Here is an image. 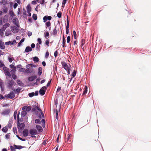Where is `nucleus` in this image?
Segmentation results:
<instances>
[{"label": "nucleus", "mask_w": 151, "mask_h": 151, "mask_svg": "<svg viewBox=\"0 0 151 151\" xmlns=\"http://www.w3.org/2000/svg\"><path fill=\"white\" fill-rule=\"evenodd\" d=\"M17 126L18 127V130L19 132H21L24 129L25 125L23 123H21L19 124V122H17Z\"/></svg>", "instance_id": "1"}, {"label": "nucleus", "mask_w": 151, "mask_h": 151, "mask_svg": "<svg viewBox=\"0 0 151 151\" xmlns=\"http://www.w3.org/2000/svg\"><path fill=\"white\" fill-rule=\"evenodd\" d=\"M47 90V88L45 86L42 87L40 90L39 93L40 95L42 96L44 95Z\"/></svg>", "instance_id": "2"}, {"label": "nucleus", "mask_w": 151, "mask_h": 151, "mask_svg": "<svg viewBox=\"0 0 151 151\" xmlns=\"http://www.w3.org/2000/svg\"><path fill=\"white\" fill-rule=\"evenodd\" d=\"M61 63L63 67L66 70H70V68L68 67L66 63L65 62L63 61L61 62Z\"/></svg>", "instance_id": "3"}, {"label": "nucleus", "mask_w": 151, "mask_h": 151, "mask_svg": "<svg viewBox=\"0 0 151 151\" xmlns=\"http://www.w3.org/2000/svg\"><path fill=\"white\" fill-rule=\"evenodd\" d=\"M18 27L15 26H12L11 27V29L14 33H16L19 31V30Z\"/></svg>", "instance_id": "4"}, {"label": "nucleus", "mask_w": 151, "mask_h": 151, "mask_svg": "<svg viewBox=\"0 0 151 151\" xmlns=\"http://www.w3.org/2000/svg\"><path fill=\"white\" fill-rule=\"evenodd\" d=\"M52 19V17L50 16H45L43 18V22H46L47 20H50Z\"/></svg>", "instance_id": "5"}, {"label": "nucleus", "mask_w": 151, "mask_h": 151, "mask_svg": "<svg viewBox=\"0 0 151 151\" xmlns=\"http://www.w3.org/2000/svg\"><path fill=\"white\" fill-rule=\"evenodd\" d=\"M14 96V93L13 91L10 92V93L8 94L7 95V98L10 99H12L13 98Z\"/></svg>", "instance_id": "6"}, {"label": "nucleus", "mask_w": 151, "mask_h": 151, "mask_svg": "<svg viewBox=\"0 0 151 151\" xmlns=\"http://www.w3.org/2000/svg\"><path fill=\"white\" fill-rule=\"evenodd\" d=\"M18 21V19L16 18H14L13 19V22L14 23L16 26H17V27H19V25Z\"/></svg>", "instance_id": "7"}, {"label": "nucleus", "mask_w": 151, "mask_h": 151, "mask_svg": "<svg viewBox=\"0 0 151 151\" xmlns=\"http://www.w3.org/2000/svg\"><path fill=\"white\" fill-rule=\"evenodd\" d=\"M32 107L30 106H24L22 107V110H25L27 111L28 112L31 109Z\"/></svg>", "instance_id": "8"}, {"label": "nucleus", "mask_w": 151, "mask_h": 151, "mask_svg": "<svg viewBox=\"0 0 151 151\" xmlns=\"http://www.w3.org/2000/svg\"><path fill=\"white\" fill-rule=\"evenodd\" d=\"M29 132L31 135L36 134H37V131L35 129H30Z\"/></svg>", "instance_id": "9"}, {"label": "nucleus", "mask_w": 151, "mask_h": 151, "mask_svg": "<svg viewBox=\"0 0 151 151\" xmlns=\"http://www.w3.org/2000/svg\"><path fill=\"white\" fill-rule=\"evenodd\" d=\"M33 71V69L32 68H29L25 70V72L27 73H29L32 72Z\"/></svg>", "instance_id": "10"}, {"label": "nucleus", "mask_w": 151, "mask_h": 151, "mask_svg": "<svg viewBox=\"0 0 151 151\" xmlns=\"http://www.w3.org/2000/svg\"><path fill=\"white\" fill-rule=\"evenodd\" d=\"M10 112V110L9 109H6L4 110L1 113L2 114L4 115H6L9 114Z\"/></svg>", "instance_id": "11"}, {"label": "nucleus", "mask_w": 151, "mask_h": 151, "mask_svg": "<svg viewBox=\"0 0 151 151\" xmlns=\"http://www.w3.org/2000/svg\"><path fill=\"white\" fill-rule=\"evenodd\" d=\"M29 134L28 131L27 129H24L23 131V135L24 137L27 136Z\"/></svg>", "instance_id": "12"}, {"label": "nucleus", "mask_w": 151, "mask_h": 151, "mask_svg": "<svg viewBox=\"0 0 151 151\" xmlns=\"http://www.w3.org/2000/svg\"><path fill=\"white\" fill-rule=\"evenodd\" d=\"M36 127L39 132H41L42 131L43 129L41 126L38 125H36Z\"/></svg>", "instance_id": "13"}, {"label": "nucleus", "mask_w": 151, "mask_h": 151, "mask_svg": "<svg viewBox=\"0 0 151 151\" xmlns=\"http://www.w3.org/2000/svg\"><path fill=\"white\" fill-rule=\"evenodd\" d=\"M5 48V46L4 45V42L0 41V48L1 49H4Z\"/></svg>", "instance_id": "14"}, {"label": "nucleus", "mask_w": 151, "mask_h": 151, "mask_svg": "<svg viewBox=\"0 0 151 151\" xmlns=\"http://www.w3.org/2000/svg\"><path fill=\"white\" fill-rule=\"evenodd\" d=\"M15 82L13 80H11L9 81L8 84L9 86L10 87H12L14 85Z\"/></svg>", "instance_id": "15"}, {"label": "nucleus", "mask_w": 151, "mask_h": 151, "mask_svg": "<svg viewBox=\"0 0 151 151\" xmlns=\"http://www.w3.org/2000/svg\"><path fill=\"white\" fill-rule=\"evenodd\" d=\"M37 76H34L29 77V81H34L35 79L37 78Z\"/></svg>", "instance_id": "16"}, {"label": "nucleus", "mask_w": 151, "mask_h": 151, "mask_svg": "<svg viewBox=\"0 0 151 151\" xmlns=\"http://www.w3.org/2000/svg\"><path fill=\"white\" fill-rule=\"evenodd\" d=\"M32 50V48L29 46H27L26 47L25 52H28L30 51H31Z\"/></svg>", "instance_id": "17"}, {"label": "nucleus", "mask_w": 151, "mask_h": 151, "mask_svg": "<svg viewBox=\"0 0 151 151\" xmlns=\"http://www.w3.org/2000/svg\"><path fill=\"white\" fill-rule=\"evenodd\" d=\"M33 111H36L37 110H38L39 111H41V109H40L37 106H35L32 109Z\"/></svg>", "instance_id": "18"}, {"label": "nucleus", "mask_w": 151, "mask_h": 151, "mask_svg": "<svg viewBox=\"0 0 151 151\" xmlns=\"http://www.w3.org/2000/svg\"><path fill=\"white\" fill-rule=\"evenodd\" d=\"M42 68L41 67H40L38 69V75L39 76H40L42 74Z\"/></svg>", "instance_id": "19"}, {"label": "nucleus", "mask_w": 151, "mask_h": 151, "mask_svg": "<svg viewBox=\"0 0 151 151\" xmlns=\"http://www.w3.org/2000/svg\"><path fill=\"white\" fill-rule=\"evenodd\" d=\"M13 146L15 147V149H21L23 148V147L21 145H14Z\"/></svg>", "instance_id": "20"}, {"label": "nucleus", "mask_w": 151, "mask_h": 151, "mask_svg": "<svg viewBox=\"0 0 151 151\" xmlns=\"http://www.w3.org/2000/svg\"><path fill=\"white\" fill-rule=\"evenodd\" d=\"M27 114V112L25 110H23L21 112V115L22 116L24 117L26 116Z\"/></svg>", "instance_id": "21"}, {"label": "nucleus", "mask_w": 151, "mask_h": 151, "mask_svg": "<svg viewBox=\"0 0 151 151\" xmlns=\"http://www.w3.org/2000/svg\"><path fill=\"white\" fill-rule=\"evenodd\" d=\"M12 33L11 31L9 29L7 30L5 32V35L8 36L10 35Z\"/></svg>", "instance_id": "22"}, {"label": "nucleus", "mask_w": 151, "mask_h": 151, "mask_svg": "<svg viewBox=\"0 0 151 151\" xmlns=\"http://www.w3.org/2000/svg\"><path fill=\"white\" fill-rule=\"evenodd\" d=\"M54 114H55L56 118L58 120V119L59 116L58 115V112L57 109H56L55 111L54 112Z\"/></svg>", "instance_id": "23"}, {"label": "nucleus", "mask_w": 151, "mask_h": 151, "mask_svg": "<svg viewBox=\"0 0 151 151\" xmlns=\"http://www.w3.org/2000/svg\"><path fill=\"white\" fill-rule=\"evenodd\" d=\"M9 26V23H6L3 26V29L4 30H5Z\"/></svg>", "instance_id": "24"}, {"label": "nucleus", "mask_w": 151, "mask_h": 151, "mask_svg": "<svg viewBox=\"0 0 151 151\" xmlns=\"http://www.w3.org/2000/svg\"><path fill=\"white\" fill-rule=\"evenodd\" d=\"M87 92V88L86 86H85V88H84V91L83 92V95L86 94Z\"/></svg>", "instance_id": "25"}, {"label": "nucleus", "mask_w": 151, "mask_h": 151, "mask_svg": "<svg viewBox=\"0 0 151 151\" xmlns=\"http://www.w3.org/2000/svg\"><path fill=\"white\" fill-rule=\"evenodd\" d=\"M51 23L50 21H48L47 22L45 23V25L46 26V28H47V27H49L50 26H51Z\"/></svg>", "instance_id": "26"}, {"label": "nucleus", "mask_w": 151, "mask_h": 151, "mask_svg": "<svg viewBox=\"0 0 151 151\" xmlns=\"http://www.w3.org/2000/svg\"><path fill=\"white\" fill-rule=\"evenodd\" d=\"M56 26L55 27V28L52 32V34L54 36H56L57 35V31L56 29Z\"/></svg>", "instance_id": "27"}, {"label": "nucleus", "mask_w": 151, "mask_h": 151, "mask_svg": "<svg viewBox=\"0 0 151 151\" xmlns=\"http://www.w3.org/2000/svg\"><path fill=\"white\" fill-rule=\"evenodd\" d=\"M33 60L35 62H38L39 61V59L37 57H34L33 58Z\"/></svg>", "instance_id": "28"}, {"label": "nucleus", "mask_w": 151, "mask_h": 151, "mask_svg": "<svg viewBox=\"0 0 151 151\" xmlns=\"http://www.w3.org/2000/svg\"><path fill=\"white\" fill-rule=\"evenodd\" d=\"M45 37L46 39H47L48 38V36L49 35V32H44Z\"/></svg>", "instance_id": "29"}, {"label": "nucleus", "mask_w": 151, "mask_h": 151, "mask_svg": "<svg viewBox=\"0 0 151 151\" xmlns=\"http://www.w3.org/2000/svg\"><path fill=\"white\" fill-rule=\"evenodd\" d=\"M31 8L30 5H28L27 7V12H30L31 11Z\"/></svg>", "instance_id": "30"}, {"label": "nucleus", "mask_w": 151, "mask_h": 151, "mask_svg": "<svg viewBox=\"0 0 151 151\" xmlns=\"http://www.w3.org/2000/svg\"><path fill=\"white\" fill-rule=\"evenodd\" d=\"M17 83L20 86H23V84L22 83V82L19 80H17Z\"/></svg>", "instance_id": "31"}, {"label": "nucleus", "mask_w": 151, "mask_h": 151, "mask_svg": "<svg viewBox=\"0 0 151 151\" xmlns=\"http://www.w3.org/2000/svg\"><path fill=\"white\" fill-rule=\"evenodd\" d=\"M40 113L42 115V116L40 114H39V117L40 118H44V116L43 114V113L42 112V111L41 110V111H40Z\"/></svg>", "instance_id": "32"}, {"label": "nucleus", "mask_w": 151, "mask_h": 151, "mask_svg": "<svg viewBox=\"0 0 151 151\" xmlns=\"http://www.w3.org/2000/svg\"><path fill=\"white\" fill-rule=\"evenodd\" d=\"M8 130V129L6 127H3L2 129V131L5 133L7 132Z\"/></svg>", "instance_id": "33"}, {"label": "nucleus", "mask_w": 151, "mask_h": 151, "mask_svg": "<svg viewBox=\"0 0 151 151\" xmlns=\"http://www.w3.org/2000/svg\"><path fill=\"white\" fill-rule=\"evenodd\" d=\"M3 70L4 71V72L6 73L9 71V69L6 67H4L3 68Z\"/></svg>", "instance_id": "34"}, {"label": "nucleus", "mask_w": 151, "mask_h": 151, "mask_svg": "<svg viewBox=\"0 0 151 151\" xmlns=\"http://www.w3.org/2000/svg\"><path fill=\"white\" fill-rule=\"evenodd\" d=\"M76 72L75 70H74L73 72V73H72L71 75H72V78H74V77L76 75Z\"/></svg>", "instance_id": "35"}, {"label": "nucleus", "mask_w": 151, "mask_h": 151, "mask_svg": "<svg viewBox=\"0 0 151 151\" xmlns=\"http://www.w3.org/2000/svg\"><path fill=\"white\" fill-rule=\"evenodd\" d=\"M62 14V13L61 12H59L57 14V17L59 18H60L61 17Z\"/></svg>", "instance_id": "36"}, {"label": "nucleus", "mask_w": 151, "mask_h": 151, "mask_svg": "<svg viewBox=\"0 0 151 151\" xmlns=\"http://www.w3.org/2000/svg\"><path fill=\"white\" fill-rule=\"evenodd\" d=\"M32 18L34 20H36L37 19V17L36 14H34L32 15Z\"/></svg>", "instance_id": "37"}, {"label": "nucleus", "mask_w": 151, "mask_h": 151, "mask_svg": "<svg viewBox=\"0 0 151 151\" xmlns=\"http://www.w3.org/2000/svg\"><path fill=\"white\" fill-rule=\"evenodd\" d=\"M35 93L34 92L30 93L28 94L29 96L30 97H32L34 96Z\"/></svg>", "instance_id": "38"}, {"label": "nucleus", "mask_w": 151, "mask_h": 151, "mask_svg": "<svg viewBox=\"0 0 151 151\" xmlns=\"http://www.w3.org/2000/svg\"><path fill=\"white\" fill-rule=\"evenodd\" d=\"M3 11L4 12V13H6L7 12L8 9L6 8V7H4V9H3Z\"/></svg>", "instance_id": "39"}, {"label": "nucleus", "mask_w": 151, "mask_h": 151, "mask_svg": "<svg viewBox=\"0 0 151 151\" xmlns=\"http://www.w3.org/2000/svg\"><path fill=\"white\" fill-rule=\"evenodd\" d=\"M73 35L74 36V39H76L77 38L75 30H73Z\"/></svg>", "instance_id": "40"}, {"label": "nucleus", "mask_w": 151, "mask_h": 151, "mask_svg": "<svg viewBox=\"0 0 151 151\" xmlns=\"http://www.w3.org/2000/svg\"><path fill=\"white\" fill-rule=\"evenodd\" d=\"M10 147L11 151H15V148L14 146L13 147L12 146H10Z\"/></svg>", "instance_id": "41"}, {"label": "nucleus", "mask_w": 151, "mask_h": 151, "mask_svg": "<svg viewBox=\"0 0 151 151\" xmlns=\"http://www.w3.org/2000/svg\"><path fill=\"white\" fill-rule=\"evenodd\" d=\"M35 123L36 124H40L41 123V122L39 119H36L35 120Z\"/></svg>", "instance_id": "42"}, {"label": "nucleus", "mask_w": 151, "mask_h": 151, "mask_svg": "<svg viewBox=\"0 0 151 151\" xmlns=\"http://www.w3.org/2000/svg\"><path fill=\"white\" fill-rule=\"evenodd\" d=\"M13 131L14 133H17V128L15 127H14L13 129Z\"/></svg>", "instance_id": "43"}, {"label": "nucleus", "mask_w": 151, "mask_h": 151, "mask_svg": "<svg viewBox=\"0 0 151 151\" xmlns=\"http://www.w3.org/2000/svg\"><path fill=\"white\" fill-rule=\"evenodd\" d=\"M5 75L6 76H7L9 77H10L11 76V74L9 71L7 72H6L5 73Z\"/></svg>", "instance_id": "44"}, {"label": "nucleus", "mask_w": 151, "mask_h": 151, "mask_svg": "<svg viewBox=\"0 0 151 151\" xmlns=\"http://www.w3.org/2000/svg\"><path fill=\"white\" fill-rule=\"evenodd\" d=\"M68 137L67 140H66V142H68L69 141H71V140L70 139V135H69L68 134Z\"/></svg>", "instance_id": "45"}, {"label": "nucleus", "mask_w": 151, "mask_h": 151, "mask_svg": "<svg viewBox=\"0 0 151 151\" xmlns=\"http://www.w3.org/2000/svg\"><path fill=\"white\" fill-rule=\"evenodd\" d=\"M70 40V36H68L67 38V42L68 43H69Z\"/></svg>", "instance_id": "46"}, {"label": "nucleus", "mask_w": 151, "mask_h": 151, "mask_svg": "<svg viewBox=\"0 0 151 151\" xmlns=\"http://www.w3.org/2000/svg\"><path fill=\"white\" fill-rule=\"evenodd\" d=\"M85 43V40L84 39H82L81 41V45L82 46Z\"/></svg>", "instance_id": "47"}, {"label": "nucleus", "mask_w": 151, "mask_h": 151, "mask_svg": "<svg viewBox=\"0 0 151 151\" xmlns=\"http://www.w3.org/2000/svg\"><path fill=\"white\" fill-rule=\"evenodd\" d=\"M17 114V111H15L14 112V117L15 119H16V115Z\"/></svg>", "instance_id": "48"}, {"label": "nucleus", "mask_w": 151, "mask_h": 151, "mask_svg": "<svg viewBox=\"0 0 151 151\" xmlns=\"http://www.w3.org/2000/svg\"><path fill=\"white\" fill-rule=\"evenodd\" d=\"M7 127L9 128H10L12 126V125L10 122H9L7 125Z\"/></svg>", "instance_id": "49"}, {"label": "nucleus", "mask_w": 151, "mask_h": 151, "mask_svg": "<svg viewBox=\"0 0 151 151\" xmlns=\"http://www.w3.org/2000/svg\"><path fill=\"white\" fill-rule=\"evenodd\" d=\"M58 52L57 51H56L54 52V56L55 58H56L58 55Z\"/></svg>", "instance_id": "50"}, {"label": "nucleus", "mask_w": 151, "mask_h": 151, "mask_svg": "<svg viewBox=\"0 0 151 151\" xmlns=\"http://www.w3.org/2000/svg\"><path fill=\"white\" fill-rule=\"evenodd\" d=\"M4 65V64L0 61V68L3 67Z\"/></svg>", "instance_id": "51"}, {"label": "nucleus", "mask_w": 151, "mask_h": 151, "mask_svg": "<svg viewBox=\"0 0 151 151\" xmlns=\"http://www.w3.org/2000/svg\"><path fill=\"white\" fill-rule=\"evenodd\" d=\"M49 55V53L47 51L45 54V57L46 58H47Z\"/></svg>", "instance_id": "52"}, {"label": "nucleus", "mask_w": 151, "mask_h": 151, "mask_svg": "<svg viewBox=\"0 0 151 151\" xmlns=\"http://www.w3.org/2000/svg\"><path fill=\"white\" fill-rule=\"evenodd\" d=\"M12 78L14 79H16L17 78V76L15 74H14L12 75Z\"/></svg>", "instance_id": "53"}, {"label": "nucleus", "mask_w": 151, "mask_h": 151, "mask_svg": "<svg viewBox=\"0 0 151 151\" xmlns=\"http://www.w3.org/2000/svg\"><path fill=\"white\" fill-rule=\"evenodd\" d=\"M49 41L48 40H47L46 41L45 44L48 47L49 46Z\"/></svg>", "instance_id": "54"}, {"label": "nucleus", "mask_w": 151, "mask_h": 151, "mask_svg": "<svg viewBox=\"0 0 151 151\" xmlns=\"http://www.w3.org/2000/svg\"><path fill=\"white\" fill-rule=\"evenodd\" d=\"M5 137L6 139H9L10 138V135L9 134H7L5 135Z\"/></svg>", "instance_id": "55"}, {"label": "nucleus", "mask_w": 151, "mask_h": 151, "mask_svg": "<svg viewBox=\"0 0 151 151\" xmlns=\"http://www.w3.org/2000/svg\"><path fill=\"white\" fill-rule=\"evenodd\" d=\"M24 70L25 69L23 68H22L19 69V71L21 72H23Z\"/></svg>", "instance_id": "56"}, {"label": "nucleus", "mask_w": 151, "mask_h": 151, "mask_svg": "<svg viewBox=\"0 0 151 151\" xmlns=\"http://www.w3.org/2000/svg\"><path fill=\"white\" fill-rule=\"evenodd\" d=\"M38 42L40 44H41L42 43V41L41 39L39 38L38 40Z\"/></svg>", "instance_id": "57"}, {"label": "nucleus", "mask_w": 151, "mask_h": 151, "mask_svg": "<svg viewBox=\"0 0 151 151\" xmlns=\"http://www.w3.org/2000/svg\"><path fill=\"white\" fill-rule=\"evenodd\" d=\"M61 90V87H58V88L57 90V92H59Z\"/></svg>", "instance_id": "58"}, {"label": "nucleus", "mask_w": 151, "mask_h": 151, "mask_svg": "<svg viewBox=\"0 0 151 151\" xmlns=\"http://www.w3.org/2000/svg\"><path fill=\"white\" fill-rule=\"evenodd\" d=\"M16 42V40H14L13 42H11V45H13L14 44H15Z\"/></svg>", "instance_id": "59"}, {"label": "nucleus", "mask_w": 151, "mask_h": 151, "mask_svg": "<svg viewBox=\"0 0 151 151\" xmlns=\"http://www.w3.org/2000/svg\"><path fill=\"white\" fill-rule=\"evenodd\" d=\"M11 42L10 41L9 42H5V45H9L10 44H11Z\"/></svg>", "instance_id": "60"}, {"label": "nucleus", "mask_w": 151, "mask_h": 151, "mask_svg": "<svg viewBox=\"0 0 151 151\" xmlns=\"http://www.w3.org/2000/svg\"><path fill=\"white\" fill-rule=\"evenodd\" d=\"M67 0H63L62 2L63 5H64V6L65 5V4L66 3V1Z\"/></svg>", "instance_id": "61"}, {"label": "nucleus", "mask_w": 151, "mask_h": 151, "mask_svg": "<svg viewBox=\"0 0 151 151\" xmlns=\"http://www.w3.org/2000/svg\"><path fill=\"white\" fill-rule=\"evenodd\" d=\"M21 89L20 88H18L16 89V91L17 92H19H19L20 91V90H21Z\"/></svg>", "instance_id": "62"}, {"label": "nucleus", "mask_w": 151, "mask_h": 151, "mask_svg": "<svg viewBox=\"0 0 151 151\" xmlns=\"http://www.w3.org/2000/svg\"><path fill=\"white\" fill-rule=\"evenodd\" d=\"M18 6V4L17 3H15L13 7L14 8L16 9Z\"/></svg>", "instance_id": "63"}, {"label": "nucleus", "mask_w": 151, "mask_h": 151, "mask_svg": "<svg viewBox=\"0 0 151 151\" xmlns=\"http://www.w3.org/2000/svg\"><path fill=\"white\" fill-rule=\"evenodd\" d=\"M27 35L28 36H30L32 35V33L31 32H29L27 33Z\"/></svg>", "instance_id": "64"}]
</instances>
